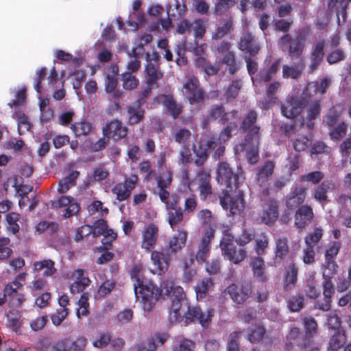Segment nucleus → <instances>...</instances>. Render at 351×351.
Wrapping results in <instances>:
<instances>
[{
  "mask_svg": "<svg viewBox=\"0 0 351 351\" xmlns=\"http://www.w3.org/2000/svg\"><path fill=\"white\" fill-rule=\"evenodd\" d=\"M165 295L171 301L169 318L171 322H184L187 324L190 322L197 320L205 326L210 321L214 311L207 309L203 312L198 307L191 308L186 298L184 291L180 286H174L171 283L164 285Z\"/></svg>",
  "mask_w": 351,
  "mask_h": 351,
  "instance_id": "f257e3e1",
  "label": "nucleus"
},
{
  "mask_svg": "<svg viewBox=\"0 0 351 351\" xmlns=\"http://www.w3.org/2000/svg\"><path fill=\"white\" fill-rule=\"evenodd\" d=\"M165 283H171V282H163L161 289H159L151 281H145L141 278H137V284H134V292L136 298L141 299L143 308L145 311H152L156 302L160 298H164L166 295L164 289Z\"/></svg>",
  "mask_w": 351,
  "mask_h": 351,
  "instance_id": "f03ea898",
  "label": "nucleus"
},
{
  "mask_svg": "<svg viewBox=\"0 0 351 351\" xmlns=\"http://www.w3.org/2000/svg\"><path fill=\"white\" fill-rule=\"evenodd\" d=\"M25 86H19L14 90V99L8 104L11 108H15V112L13 113L12 117L17 121L18 130L20 134L28 131L31 126L28 117L21 110V107L25 102Z\"/></svg>",
  "mask_w": 351,
  "mask_h": 351,
  "instance_id": "7ed1b4c3",
  "label": "nucleus"
},
{
  "mask_svg": "<svg viewBox=\"0 0 351 351\" xmlns=\"http://www.w3.org/2000/svg\"><path fill=\"white\" fill-rule=\"evenodd\" d=\"M220 247L224 258L234 264H239L247 256V252L244 248L237 249L234 245V237L226 234L220 242Z\"/></svg>",
  "mask_w": 351,
  "mask_h": 351,
  "instance_id": "20e7f679",
  "label": "nucleus"
},
{
  "mask_svg": "<svg viewBox=\"0 0 351 351\" xmlns=\"http://www.w3.org/2000/svg\"><path fill=\"white\" fill-rule=\"evenodd\" d=\"M220 204L223 209L229 210L232 215H240L244 209L243 193L241 190L234 194H230L227 191L223 197H220Z\"/></svg>",
  "mask_w": 351,
  "mask_h": 351,
  "instance_id": "39448f33",
  "label": "nucleus"
},
{
  "mask_svg": "<svg viewBox=\"0 0 351 351\" xmlns=\"http://www.w3.org/2000/svg\"><path fill=\"white\" fill-rule=\"evenodd\" d=\"M217 180L219 184L226 186L227 189H232V184H234L236 189H238L237 180L239 177L233 173L228 163L225 162H220L217 168Z\"/></svg>",
  "mask_w": 351,
  "mask_h": 351,
  "instance_id": "423d86ee",
  "label": "nucleus"
},
{
  "mask_svg": "<svg viewBox=\"0 0 351 351\" xmlns=\"http://www.w3.org/2000/svg\"><path fill=\"white\" fill-rule=\"evenodd\" d=\"M232 126H228L222 131L218 138L213 137L208 141L204 147L215 151L214 158H219L224 152L225 146L223 143L231 136Z\"/></svg>",
  "mask_w": 351,
  "mask_h": 351,
  "instance_id": "0eeeda50",
  "label": "nucleus"
},
{
  "mask_svg": "<svg viewBox=\"0 0 351 351\" xmlns=\"http://www.w3.org/2000/svg\"><path fill=\"white\" fill-rule=\"evenodd\" d=\"M152 267L150 271L154 274L161 275L165 273L170 263V256L167 253L154 250L151 253Z\"/></svg>",
  "mask_w": 351,
  "mask_h": 351,
  "instance_id": "6e6552de",
  "label": "nucleus"
},
{
  "mask_svg": "<svg viewBox=\"0 0 351 351\" xmlns=\"http://www.w3.org/2000/svg\"><path fill=\"white\" fill-rule=\"evenodd\" d=\"M182 92L192 104L199 103L203 100V91L199 87L197 80L194 77H191L184 84Z\"/></svg>",
  "mask_w": 351,
  "mask_h": 351,
  "instance_id": "1a4fd4ad",
  "label": "nucleus"
},
{
  "mask_svg": "<svg viewBox=\"0 0 351 351\" xmlns=\"http://www.w3.org/2000/svg\"><path fill=\"white\" fill-rule=\"evenodd\" d=\"M259 138L256 136L249 139L246 138L245 143L241 145H236L234 147L237 153L246 150V156L247 160L251 164H255L258 160V143Z\"/></svg>",
  "mask_w": 351,
  "mask_h": 351,
  "instance_id": "9d476101",
  "label": "nucleus"
},
{
  "mask_svg": "<svg viewBox=\"0 0 351 351\" xmlns=\"http://www.w3.org/2000/svg\"><path fill=\"white\" fill-rule=\"evenodd\" d=\"M137 181L138 177L132 175L130 178H126L124 182L117 184L112 191L116 195L118 200L123 201L130 197L132 191L135 188Z\"/></svg>",
  "mask_w": 351,
  "mask_h": 351,
  "instance_id": "9b49d317",
  "label": "nucleus"
},
{
  "mask_svg": "<svg viewBox=\"0 0 351 351\" xmlns=\"http://www.w3.org/2000/svg\"><path fill=\"white\" fill-rule=\"evenodd\" d=\"M107 227L106 221L103 219L97 220L93 226H82L77 229L75 240L78 241L81 240L84 236L90 233H92L94 237L103 235Z\"/></svg>",
  "mask_w": 351,
  "mask_h": 351,
  "instance_id": "f8f14e48",
  "label": "nucleus"
},
{
  "mask_svg": "<svg viewBox=\"0 0 351 351\" xmlns=\"http://www.w3.org/2000/svg\"><path fill=\"white\" fill-rule=\"evenodd\" d=\"M70 278L73 280L70 285V291L73 294L83 291L90 283V280L84 276V270L82 269L74 270Z\"/></svg>",
  "mask_w": 351,
  "mask_h": 351,
  "instance_id": "ddd939ff",
  "label": "nucleus"
},
{
  "mask_svg": "<svg viewBox=\"0 0 351 351\" xmlns=\"http://www.w3.org/2000/svg\"><path fill=\"white\" fill-rule=\"evenodd\" d=\"M331 82V79L325 77L324 79L313 82L308 84L306 88L302 93V98L306 99L311 98L315 95H322L326 92V90L329 86Z\"/></svg>",
  "mask_w": 351,
  "mask_h": 351,
  "instance_id": "4468645a",
  "label": "nucleus"
},
{
  "mask_svg": "<svg viewBox=\"0 0 351 351\" xmlns=\"http://www.w3.org/2000/svg\"><path fill=\"white\" fill-rule=\"evenodd\" d=\"M289 35H285L280 40V45L285 50L289 48V53L291 58L299 57L304 47V41L302 38H297L295 40L291 41Z\"/></svg>",
  "mask_w": 351,
  "mask_h": 351,
  "instance_id": "2eb2a0df",
  "label": "nucleus"
},
{
  "mask_svg": "<svg viewBox=\"0 0 351 351\" xmlns=\"http://www.w3.org/2000/svg\"><path fill=\"white\" fill-rule=\"evenodd\" d=\"M52 206L56 208L65 207L63 214L65 218L77 214L80 209V205L74 202L73 198L66 195L61 196L57 202H53Z\"/></svg>",
  "mask_w": 351,
  "mask_h": 351,
  "instance_id": "dca6fc26",
  "label": "nucleus"
},
{
  "mask_svg": "<svg viewBox=\"0 0 351 351\" xmlns=\"http://www.w3.org/2000/svg\"><path fill=\"white\" fill-rule=\"evenodd\" d=\"M104 136L119 140L124 138L128 133V130L119 120H113L106 125L103 129Z\"/></svg>",
  "mask_w": 351,
  "mask_h": 351,
  "instance_id": "f3484780",
  "label": "nucleus"
},
{
  "mask_svg": "<svg viewBox=\"0 0 351 351\" xmlns=\"http://www.w3.org/2000/svg\"><path fill=\"white\" fill-rule=\"evenodd\" d=\"M226 291L234 302L240 304L247 300L251 294L252 290L250 285L239 287L235 284H232L227 287Z\"/></svg>",
  "mask_w": 351,
  "mask_h": 351,
  "instance_id": "a211bd4d",
  "label": "nucleus"
},
{
  "mask_svg": "<svg viewBox=\"0 0 351 351\" xmlns=\"http://www.w3.org/2000/svg\"><path fill=\"white\" fill-rule=\"evenodd\" d=\"M158 228L150 224L146 226L142 232L141 247L146 251H150L155 246L158 238Z\"/></svg>",
  "mask_w": 351,
  "mask_h": 351,
  "instance_id": "6ab92c4d",
  "label": "nucleus"
},
{
  "mask_svg": "<svg viewBox=\"0 0 351 351\" xmlns=\"http://www.w3.org/2000/svg\"><path fill=\"white\" fill-rule=\"evenodd\" d=\"M87 340L85 337H79L75 341L64 339L58 342L54 346L56 351H82L86 346Z\"/></svg>",
  "mask_w": 351,
  "mask_h": 351,
  "instance_id": "aec40b11",
  "label": "nucleus"
},
{
  "mask_svg": "<svg viewBox=\"0 0 351 351\" xmlns=\"http://www.w3.org/2000/svg\"><path fill=\"white\" fill-rule=\"evenodd\" d=\"M195 180L198 184L199 197L202 200L206 201L212 194L210 175L204 171H201L197 174Z\"/></svg>",
  "mask_w": 351,
  "mask_h": 351,
  "instance_id": "412c9836",
  "label": "nucleus"
},
{
  "mask_svg": "<svg viewBox=\"0 0 351 351\" xmlns=\"http://www.w3.org/2000/svg\"><path fill=\"white\" fill-rule=\"evenodd\" d=\"M313 217V210L306 205L300 207L295 215V226L297 228L302 229L309 223Z\"/></svg>",
  "mask_w": 351,
  "mask_h": 351,
  "instance_id": "4be33fe9",
  "label": "nucleus"
},
{
  "mask_svg": "<svg viewBox=\"0 0 351 351\" xmlns=\"http://www.w3.org/2000/svg\"><path fill=\"white\" fill-rule=\"evenodd\" d=\"M306 197V189L302 186H295L291 188L287 199V207L293 209L302 204Z\"/></svg>",
  "mask_w": 351,
  "mask_h": 351,
  "instance_id": "5701e85b",
  "label": "nucleus"
},
{
  "mask_svg": "<svg viewBox=\"0 0 351 351\" xmlns=\"http://www.w3.org/2000/svg\"><path fill=\"white\" fill-rule=\"evenodd\" d=\"M214 282L210 278H206L199 281L195 286L197 300L205 299L214 289Z\"/></svg>",
  "mask_w": 351,
  "mask_h": 351,
  "instance_id": "b1692460",
  "label": "nucleus"
},
{
  "mask_svg": "<svg viewBox=\"0 0 351 351\" xmlns=\"http://www.w3.org/2000/svg\"><path fill=\"white\" fill-rule=\"evenodd\" d=\"M324 40H319L314 45L311 56V63L308 66V72H313L322 62L324 57Z\"/></svg>",
  "mask_w": 351,
  "mask_h": 351,
  "instance_id": "393cba45",
  "label": "nucleus"
},
{
  "mask_svg": "<svg viewBox=\"0 0 351 351\" xmlns=\"http://www.w3.org/2000/svg\"><path fill=\"white\" fill-rule=\"evenodd\" d=\"M302 108V102L297 99L291 98L282 105V113L285 117L293 119L301 112Z\"/></svg>",
  "mask_w": 351,
  "mask_h": 351,
  "instance_id": "a878e982",
  "label": "nucleus"
},
{
  "mask_svg": "<svg viewBox=\"0 0 351 351\" xmlns=\"http://www.w3.org/2000/svg\"><path fill=\"white\" fill-rule=\"evenodd\" d=\"M278 217V204L276 201H271L267 208L261 214V218L267 225L273 224Z\"/></svg>",
  "mask_w": 351,
  "mask_h": 351,
  "instance_id": "bb28decb",
  "label": "nucleus"
},
{
  "mask_svg": "<svg viewBox=\"0 0 351 351\" xmlns=\"http://www.w3.org/2000/svg\"><path fill=\"white\" fill-rule=\"evenodd\" d=\"M54 265V262L50 259L36 261L33 265V270L36 273L43 271V275L45 277L51 276L56 271Z\"/></svg>",
  "mask_w": 351,
  "mask_h": 351,
  "instance_id": "cd10ccee",
  "label": "nucleus"
},
{
  "mask_svg": "<svg viewBox=\"0 0 351 351\" xmlns=\"http://www.w3.org/2000/svg\"><path fill=\"white\" fill-rule=\"evenodd\" d=\"M256 119V113L254 111H250L247 116L245 117L243 122V128L245 130H249L248 134L246 138L251 139L252 138H254L258 136V131L259 128L256 125H254Z\"/></svg>",
  "mask_w": 351,
  "mask_h": 351,
  "instance_id": "c85d7f7f",
  "label": "nucleus"
},
{
  "mask_svg": "<svg viewBox=\"0 0 351 351\" xmlns=\"http://www.w3.org/2000/svg\"><path fill=\"white\" fill-rule=\"evenodd\" d=\"M250 266L254 278L260 281H265L266 280L265 262L261 257H252L250 261Z\"/></svg>",
  "mask_w": 351,
  "mask_h": 351,
  "instance_id": "c756f323",
  "label": "nucleus"
},
{
  "mask_svg": "<svg viewBox=\"0 0 351 351\" xmlns=\"http://www.w3.org/2000/svg\"><path fill=\"white\" fill-rule=\"evenodd\" d=\"M323 293L324 295V303H317V308L323 310L328 311L330 306V298L334 293L333 285L331 282V279L324 280L323 282Z\"/></svg>",
  "mask_w": 351,
  "mask_h": 351,
  "instance_id": "7c9ffc66",
  "label": "nucleus"
},
{
  "mask_svg": "<svg viewBox=\"0 0 351 351\" xmlns=\"http://www.w3.org/2000/svg\"><path fill=\"white\" fill-rule=\"evenodd\" d=\"M144 116V110L139 102H136L128 107V122L131 125L139 123Z\"/></svg>",
  "mask_w": 351,
  "mask_h": 351,
  "instance_id": "2f4dec72",
  "label": "nucleus"
},
{
  "mask_svg": "<svg viewBox=\"0 0 351 351\" xmlns=\"http://www.w3.org/2000/svg\"><path fill=\"white\" fill-rule=\"evenodd\" d=\"M119 73V68L117 66H110L106 73V77L105 80L106 91L110 93L117 87V76Z\"/></svg>",
  "mask_w": 351,
  "mask_h": 351,
  "instance_id": "473e14b6",
  "label": "nucleus"
},
{
  "mask_svg": "<svg viewBox=\"0 0 351 351\" xmlns=\"http://www.w3.org/2000/svg\"><path fill=\"white\" fill-rule=\"evenodd\" d=\"M158 194L160 200L165 204L167 210L174 209L178 207V197L176 195H170L168 188H158Z\"/></svg>",
  "mask_w": 351,
  "mask_h": 351,
  "instance_id": "72a5a7b5",
  "label": "nucleus"
},
{
  "mask_svg": "<svg viewBox=\"0 0 351 351\" xmlns=\"http://www.w3.org/2000/svg\"><path fill=\"white\" fill-rule=\"evenodd\" d=\"M157 100L162 103L167 108L172 117L176 119L181 112V107L177 105L170 96L160 95L158 97Z\"/></svg>",
  "mask_w": 351,
  "mask_h": 351,
  "instance_id": "f704fd0d",
  "label": "nucleus"
},
{
  "mask_svg": "<svg viewBox=\"0 0 351 351\" xmlns=\"http://www.w3.org/2000/svg\"><path fill=\"white\" fill-rule=\"evenodd\" d=\"M346 342L345 334L341 330L336 332L329 339L327 351H337Z\"/></svg>",
  "mask_w": 351,
  "mask_h": 351,
  "instance_id": "c9c22d12",
  "label": "nucleus"
},
{
  "mask_svg": "<svg viewBox=\"0 0 351 351\" xmlns=\"http://www.w3.org/2000/svg\"><path fill=\"white\" fill-rule=\"evenodd\" d=\"M297 276L298 267L294 264L289 265L284 280V289L286 291H289L294 288L297 281Z\"/></svg>",
  "mask_w": 351,
  "mask_h": 351,
  "instance_id": "e433bc0d",
  "label": "nucleus"
},
{
  "mask_svg": "<svg viewBox=\"0 0 351 351\" xmlns=\"http://www.w3.org/2000/svg\"><path fill=\"white\" fill-rule=\"evenodd\" d=\"M253 36L247 34L241 38L239 49L242 51L248 52L250 55L256 54L259 50V47L253 43Z\"/></svg>",
  "mask_w": 351,
  "mask_h": 351,
  "instance_id": "4c0bfd02",
  "label": "nucleus"
},
{
  "mask_svg": "<svg viewBox=\"0 0 351 351\" xmlns=\"http://www.w3.org/2000/svg\"><path fill=\"white\" fill-rule=\"evenodd\" d=\"M71 128L76 136H86L93 130V125L91 123L83 120L72 124Z\"/></svg>",
  "mask_w": 351,
  "mask_h": 351,
  "instance_id": "58836bf2",
  "label": "nucleus"
},
{
  "mask_svg": "<svg viewBox=\"0 0 351 351\" xmlns=\"http://www.w3.org/2000/svg\"><path fill=\"white\" fill-rule=\"evenodd\" d=\"M187 232L186 231H180L174 235L169 241V245L171 250L177 252L181 250L186 243Z\"/></svg>",
  "mask_w": 351,
  "mask_h": 351,
  "instance_id": "ea45409f",
  "label": "nucleus"
},
{
  "mask_svg": "<svg viewBox=\"0 0 351 351\" xmlns=\"http://www.w3.org/2000/svg\"><path fill=\"white\" fill-rule=\"evenodd\" d=\"M339 266L336 261H325L322 265L324 280L332 279L337 273Z\"/></svg>",
  "mask_w": 351,
  "mask_h": 351,
  "instance_id": "a19ab883",
  "label": "nucleus"
},
{
  "mask_svg": "<svg viewBox=\"0 0 351 351\" xmlns=\"http://www.w3.org/2000/svg\"><path fill=\"white\" fill-rule=\"evenodd\" d=\"M304 69V64L301 63L298 65H284L282 68V76L285 78L295 79L298 77Z\"/></svg>",
  "mask_w": 351,
  "mask_h": 351,
  "instance_id": "79ce46f5",
  "label": "nucleus"
},
{
  "mask_svg": "<svg viewBox=\"0 0 351 351\" xmlns=\"http://www.w3.org/2000/svg\"><path fill=\"white\" fill-rule=\"evenodd\" d=\"M77 171L73 172L59 182L58 191L60 193H66L71 186L75 185V180L78 176Z\"/></svg>",
  "mask_w": 351,
  "mask_h": 351,
  "instance_id": "37998d69",
  "label": "nucleus"
},
{
  "mask_svg": "<svg viewBox=\"0 0 351 351\" xmlns=\"http://www.w3.org/2000/svg\"><path fill=\"white\" fill-rule=\"evenodd\" d=\"M121 80L123 88L128 90L136 88L139 84L138 80L131 72L123 73Z\"/></svg>",
  "mask_w": 351,
  "mask_h": 351,
  "instance_id": "c03bdc74",
  "label": "nucleus"
},
{
  "mask_svg": "<svg viewBox=\"0 0 351 351\" xmlns=\"http://www.w3.org/2000/svg\"><path fill=\"white\" fill-rule=\"evenodd\" d=\"M320 106L319 104L317 101L313 103L308 110L306 120L304 121L302 125L306 124L308 129L313 127V120L315 119L317 116L319 114Z\"/></svg>",
  "mask_w": 351,
  "mask_h": 351,
  "instance_id": "a18cd8bd",
  "label": "nucleus"
},
{
  "mask_svg": "<svg viewBox=\"0 0 351 351\" xmlns=\"http://www.w3.org/2000/svg\"><path fill=\"white\" fill-rule=\"evenodd\" d=\"M147 73V84L149 86L153 85L162 75L152 63H148L145 68Z\"/></svg>",
  "mask_w": 351,
  "mask_h": 351,
  "instance_id": "49530a36",
  "label": "nucleus"
},
{
  "mask_svg": "<svg viewBox=\"0 0 351 351\" xmlns=\"http://www.w3.org/2000/svg\"><path fill=\"white\" fill-rule=\"evenodd\" d=\"M289 246L285 238H280L276 241V261L282 259L288 254Z\"/></svg>",
  "mask_w": 351,
  "mask_h": 351,
  "instance_id": "de8ad7c7",
  "label": "nucleus"
},
{
  "mask_svg": "<svg viewBox=\"0 0 351 351\" xmlns=\"http://www.w3.org/2000/svg\"><path fill=\"white\" fill-rule=\"evenodd\" d=\"M275 164L272 161H267L264 166L261 169L258 175L259 182L264 183L267 178L271 176L274 172Z\"/></svg>",
  "mask_w": 351,
  "mask_h": 351,
  "instance_id": "09e8293b",
  "label": "nucleus"
},
{
  "mask_svg": "<svg viewBox=\"0 0 351 351\" xmlns=\"http://www.w3.org/2000/svg\"><path fill=\"white\" fill-rule=\"evenodd\" d=\"M183 213L180 208L168 210V222L172 228L182 221Z\"/></svg>",
  "mask_w": 351,
  "mask_h": 351,
  "instance_id": "8fccbe9b",
  "label": "nucleus"
},
{
  "mask_svg": "<svg viewBox=\"0 0 351 351\" xmlns=\"http://www.w3.org/2000/svg\"><path fill=\"white\" fill-rule=\"evenodd\" d=\"M20 219V215L16 213H10L6 216L8 222V228L13 234H16L19 230L18 221Z\"/></svg>",
  "mask_w": 351,
  "mask_h": 351,
  "instance_id": "3c124183",
  "label": "nucleus"
},
{
  "mask_svg": "<svg viewBox=\"0 0 351 351\" xmlns=\"http://www.w3.org/2000/svg\"><path fill=\"white\" fill-rule=\"evenodd\" d=\"M323 230L321 228H316L315 230L309 232L306 237H305V243L306 245H312L314 247V245L317 243L323 236Z\"/></svg>",
  "mask_w": 351,
  "mask_h": 351,
  "instance_id": "603ef678",
  "label": "nucleus"
},
{
  "mask_svg": "<svg viewBox=\"0 0 351 351\" xmlns=\"http://www.w3.org/2000/svg\"><path fill=\"white\" fill-rule=\"evenodd\" d=\"M269 244V239L265 235L262 234L256 238V245L254 250L258 256L263 255L265 250Z\"/></svg>",
  "mask_w": 351,
  "mask_h": 351,
  "instance_id": "864d4df0",
  "label": "nucleus"
},
{
  "mask_svg": "<svg viewBox=\"0 0 351 351\" xmlns=\"http://www.w3.org/2000/svg\"><path fill=\"white\" fill-rule=\"evenodd\" d=\"M303 323L307 337H311L317 333V324L314 318L305 317Z\"/></svg>",
  "mask_w": 351,
  "mask_h": 351,
  "instance_id": "5fc2aeb1",
  "label": "nucleus"
},
{
  "mask_svg": "<svg viewBox=\"0 0 351 351\" xmlns=\"http://www.w3.org/2000/svg\"><path fill=\"white\" fill-rule=\"evenodd\" d=\"M88 298L86 293H84L81 295L79 301L78 305L79 308L77 311V316L80 318L81 316H86L88 313Z\"/></svg>",
  "mask_w": 351,
  "mask_h": 351,
  "instance_id": "6e6d98bb",
  "label": "nucleus"
},
{
  "mask_svg": "<svg viewBox=\"0 0 351 351\" xmlns=\"http://www.w3.org/2000/svg\"><path fill=\"white\" fill-rule=\"evenodd\" d=\"M110 342V335L108 332L100 333L98 337L93 340L92 344L97 348H106Z\"/></svg>",
  "mask_w": 351,
  "mask_h": 351,
  "instance_id": "4d7b16f0",
  "label": "nucleus"
},
{
  "mask_svg": "<svg viewBox=\"0 0 351 351\" xmlns=\"http://www.w3.org/2000/svg\"><path fill=\"white\" fill-rule=\"evenodd\" d=\"M191 137V132L187 129H180L174 134L175 141L185 145Z\"/></svg>",
  "mask_w": 351,
  "mask_h": 351,
  "instance_id": "13d9d810",
  "label": "nucleus"
},
{
  "mask_svg": "<svg viewBox=\"0 0 351 351\" xmlns=\"http://www.w3.org/2000/svg\"><path fill=\"white\" fill-rule=\"evenodd\" d=\"M209 252L210 245L200 243L196 255L195 256L196 261L199 263L205 262L209 256Z\"/></svg>",
  "mask_w": 351,
  "mask_h": 351,
  "instance_id": "bf43d9fd",
  "label": "nucleus"
},
{
  "mask_svg": "<svg viewBox=\"0 0 351 351\" xmlns=\"http://www.w3.org/2000/svg\"><path fill=\"white\" fill-rule=\"evenodd\" d=\"M108 209L103 206V204L100 201H94L88 206V211L90 215L99 213V215L103 216L107 214Z\"/></svg>",
  "mask_w": 351,
  "mask_h": 351,
  "instance_id": "052dcab7",
  "label": "nucleus"
},
{
  "mask_svg": "<svg viewBox=\"0 0 351 351\" xmlns=\"http://www.w3.org/2000/svg\"><path fill=\"white\" fill-rule=\"evenodd\" d=\"M9 243L8 238L0 239V261H3L10 256L12 250L8 247Z\"/></svg>",
  "mask_w": 351,
  "mask_h": 351,
  "instance_id": "680f3d73",
  "label": "nucleus"
},
{
  "mask_svg": "<svg viewBox=\"0 0 351 351\" xmlns=\"http://www.w3.org/2000/svg\"><path fill=\"white\" fill-rule=\"evenodd\" d=\"M339 243L333 242L325 252V261H335V258L339 253Z\"/></svg>",
  "mask_w": 351,
  "mask_h": 351,
  "instance_id": "e2e57ef3",
  "label": "nucleus"
},
{
  "mask_svg": "<svg viewBox=\"0 0 351 351\" xmlns=\"http://www.w3.org/2000/svg\"><path fill=\"white\" fill-rule=\"evenodd\" d=\"M330 184L324 182L319 185L315 191V198L319 202H323L326 199V193L329 190Z\"/></svg>",
  "mask_w": 351,
  "mask_h": 351,
  "instance_id": "0e129e2a",
  "label": "nucleus"
},
{
  "mask_svg": "<svg viewBox=\"0 0 351 351\" xmlns=\"http://www.w3.org/2000/svg\"><path fill=\"white\" fill-rule=\"evenodd\" d=\"M327 324L329 328L340 330L341 319L336 312H331L328 315Z\"/></svg>",
  "mask_w": 351,
  "mask_h": 351,
  "instance_id": "69168bd1",
  "label": "nucleus"
},
{
  "mask_svg": "<svg viewBox=\"0 0 351 351\" xmlns=\"http://www.w3.org/2000/svg\"><path fill=\"white\" fill-rule=\"evenodd\" d=\"M198 220L204 224H210L214 220L212 212L208 209H202L197 215Z\"/></svg>",
  "mask_w": 351,
  "mask_h": 351,
  "instance_id": "338daca9",
  "label": "nucleus"
},
{
  "mask_svg": "<svg viewBox=\"0 0 351 351\" xmlns=\"http://www.w3.org/2000/svg\"><path fill=\"white\" fill-rule=\"evenodd\" d=\"M194 343L189 339H182L173 347V351H193Z\"/></svg>",
  "mask_w": 351,
  "mask_h": 351,
  "instance_id": "774afa93",
  "label": "nucleus"
}]
</instances>
